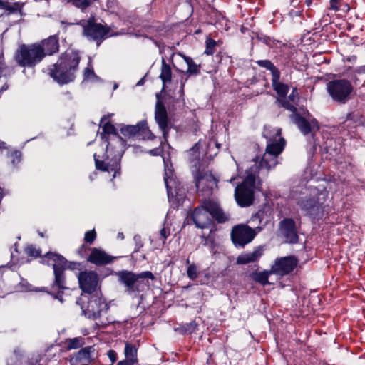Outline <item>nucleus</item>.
<instances>
[{
    "label": "nucleus",
    "instance_id": "f257e3e1",
    "mask_svg": "<svg viewBox=\"0 0 365 365\" xmlns=\"http://www.w3.org/2000/svg\"><path fill=\"white\" fill-rule=\"evenodd\" d=\"M100 124L102 128L101 138L106 143V149L103 160L94 155L96 167L102 171L113 172V177L115 178L120 170V162L125 141L118 134L115 127L110 123V115H103Z\"/></svg>",
    "mask_w": 365,
    "mask_h": 365
},
{
    "label": "nucleus",
    "instance_id": "f03ea898",
    "mask_svg": "<svg viewBox=\"0 0 365 365\" xmlns=\"http://www.w3.org/2000/svg\"><path fill=\"white\" fill-rule=\"evenodd\" d=\"M189 217L197 227L203 229L212 225V219L218 223H225L230 216L222 210L217 201L208 199L195 207Z\"/></svg>",
    "mask_w": 365,
    "mask_h": 365
},
{
    "label": "nucleus",
    "instance_id": "7ed1b4c3",
    "mask_svg": "<svg viewBox=\"0 0 365 365\" xmlns=\"http://www.w3.org/2000/svg\"><path fill=\"white\" fill-rule=\"evenodd\" d=\"M263 136L267 139V146L259 163V170L266 169L269 171L278 163V156L284 149L286 141L281 136V129L265 126Z\"/></svg>",
    "mask_w": 365,
    "mask_h": 365
},
{
    "label": "nucleus",
    "instance_id": "20e7f679",
    "mask_svg": "<svg viewBox=\"0 0 365 365\" xmlns=\"http://www.w3.org/2000/svg\"><path fill=\"white\" fill-rule=\"evenodd\" d=\"M81 58L77 53H65L48 68V74L59 84H66L76 78Z\"/></svg>",
    "mask_w": 365,
    "mask_h": 365
},
{
    "label": "nucleus",
    "instance_id": "39448f33",
    "mask_svg": "<svg viewBox=\"0 0 365 365\" xmlns=\"http://www.w3.org/2000/svg\"><path fill=\"white\" fill-rule=\"evenodd\" d=\"M82 314L88 319H96L106 314L110 308L101 292L93 294H81L77 300Z\"/></svg>",
    "mask_w": 365,
    "mask_h": 365
},
{
    "label": "nucleus",
    "instance_id": "423d86ee",
    "mask_svg": "<svg viewBox=\"0 0 365 365\" xmlns=\"http://www.w3.org/2000/svg\"><path fill=\"white\" fill-rule=\"evenodd\" d=\"M120 282L125 287L128 294L136 297L149 286L146 279H154L153 274L150 271L135 274L130 271H121L118 274Z\"/></svg>",
    "mask_w": 365,
    "mask_h": 365
},
{
    "label": "nucleus",
    "instance_id": "0eeeda50",
    "mask_svg": "<svg viewBox=\"0 0 365 365\" xmlns=\"http://www.w3.org/2000/svg\"><path fill=\"white\" fill-rule=\"evenodd\" d=\"M257 168H251L242 182L235 187V198L237 205L242 207L250 206L254 202Z\"/></svg>",
    "mask_w": 365,
    "mask_h": 365
},
{
    "label": "nucleus",
    "instance_id": "6e6552de",
    "mask_svg": "<svg viewBox=\"0 0 365 365\" xmlns=\"http://www.w3.org/2000/svg\"><path fill=\"white\" fill-rule=\"evenodd\" d=\"M45 257L53 262L52 266L54 280L51 284V289L52 292H56L55 297L60 299L63 290L67 289L65 276L66 259L62 255L53 252L46 253Z\"/></svg>",
    "mask_w": 365,
    "mask_h": 365
},
{
    "label": "nucleus",
    "instance_id": "1a4fd4ad",
    "mask_svg": "<svg viewBox=\"0 0 365 365\" xmlns=\"http://www.w3.org/2000/svg\"><path fill=\"white\" fill-rule=\"evenodd\" d=\"M61 24L66 26L80 25L83 29V35L88 40L96 41L98 46L101 44L109 33V29L101 24L96 23L94 16H91L87 20H81L77 23H66L64 21H61Z\"/></svg>",
    "mask_w": 365,
    "mask_h": 365
},
{
    "label": "nucleus",
    "instance_id": "9d476101",
    "mask_svg": "<svg viewBox=\"0 0 365 365\" xmlns=\"http://www.w3.org/2000/svg\"><path fill=\"white\" fill-rule=\"evenodd\" d=\"M326 88L331 99L340 104L346 103L354 90L351 82L346 78L330 81L327 83Z\"/></svg>",
    "mask_w": 365,
    "mask_h": 365
},
{
    "label": "nucleus",
    "instance_id": "9b49d317",
    "mask_svg": "<svg viewBox=\"0 0 365 365\" xmlns=\"http://www.w3.org/2000/svg\"><path fill=\"white\" fill-rule=\"evenodd\" d=\"M15 60L21 67H34L43 59V52L38 44L22 45L15 53Z\"/></svg>",
    "mask_w": 365,
    "mask_h": 365
},
{
    "label": "nucleus",
    "instance_id": "f8f14e48",
    "mask_svg": "<svg viewBox=\"0 0 365 365\" xmlns=\"http://www.w3.org/2000/svg\"><path fill=\"white\" fill-rule=\"evenodd\" d=\"M261 230L262 227L259 226H257L256 228H252L245 224L237 225L231 230V240L236 247H244L251 242Z\"/></svg>",
    "mask_w": 365,
    "mask_h": 365
},
{
    "label": "nucleus",
    "instance_id": "ddd939ff",
    "mask_svg": "<svg viewBox=\"0 0 365 365\" xmlns=\"http://www.w3.org/2000/svg\"><path fill=\"white\" fill-rule=\"evenodd\" d=\"M195 181L197 192L205 197H210L217 188V180L208 171L197 170Z\"/></svg>",
    "mask_w": 365,
    "mask_h": 365
},
{
    "label": "nucleus",
    "instance_id": "4468645a",
    "mask_svg": "<svg viewBox=\"0 0 365 365\" xmlns=\"http://www.w3.org/2000/svg\"><path fill=\"white\" fill-rule=\"evenodd\" d=\"M79 287L82 290L81 294H93L101 292L99 287V278L96 272L93 271L81 272L78 276Z\"/></svg>",
    "mask_w": 365,
    "mask_h": 365
},
{
    "label": "nucleus",
    "instance_id": "2eb2a0df",
    "mask_svg": "<svg viewBox=\"0 0 365 365\" xmlns=\"http://www.w3.org/2000/svg\"><path fill=\"white\" fill-rule=\"evenodd\" d=\"M298 264V260L294 256L278 257L271 266L272 272L279 277H284L291 273Z\"/></svg>",
    "mask_w": 365,
    "mask_h": 365
},
{
    "label": "nucleus",
    "instance_id": "dca6fc26",
    "mask_svg": "<svg viewBox=\"0 0 365 365\" xmlns=\"http://www.w3.org/2000/svg\"><path fill=\"white\" fill-rule=\"evenodd\" d=\"M155 119L158 125L159 128L163 133V141L161 144L168 142L169 133L168 118L166 108L164 104L160 101H157L155 105Z\"/></svg>",
    "mask_w": 365,
    "mask_h": 365
},
{
    "label": "nucleus",
    "instance_id": "f3484780",
    "mask_svg": "<svg viewBox=\"0 0 365 365\" xmlns=\"http://www.w3.org/2000/svg\"><path fill=\"white\" fill-rule=\"evenodd\" d=\"M280 230L289 243H297L299 236L296 230L295 222L291 218H285L280 222Z\"/></svg>",
    "mask_w": 365,
    "mask_h": 365
},
{
    "label": "nucleus",
    "instance_id": "a211bd4d",
    "mask_svg": "<svg viewBox=\"0 0 365 365\" xmlns=\"http://www.w3.org/2000/svg\"><path fill=\"white\" fill-rule=\"evenodd\" d=\"M91 254L88 257V261L97 266L105 265L113 262L115 257L109 255L104 250L99 248H91Z\"/></svg>",
    "mask_w": 365,
    "mask_h": 365
},
{
    "label": "nucleus",
    "instance_id": "6ab92c4d",
    "mask_svg": "<svg viewBox=\"0 0 365 365\" xmlns=\"http://www.w3.org/2000/svg\"><path fill=\"white\" fill-rule=\"evenodd\" d=\"M43 58L46 56H51L59 51V41L58 35H51L48 38L42 40L39 43Z\"/></svg>",
    "mask_w": 365,
    "mask_h": 365
},
{
    "label": "nucleus",
    "instance_id": "aec40b11",
    "mask_svg": "<svg viewBox=\"0 0 365 365\" xmlns=\"http://www.w3.org/2000/svg\"><path fill=\"white\" fill-rule=\"evenodd\" d=\"M164 181L167 189L168 196H182L184 193H180V189L178 187L179 184L173 178V170L168 168V165H165V177Z\"/></svg>",
    "mask_w": 365,
    "mask_h": 365
},
{
    "label": "nucleus",
    "instance_id": "412c9836",
    "mask_svg": "<svg viewBox=\"0 0 365 365\" xmlns=\"http://www.w3.org/2000/svg\"><path fill=\"white\" fill-rule=\"evenodd\" d=\"M94 351L93 346H89L82 348L78 353L71 357L70 362L71 365L89 364L91 362V353Z\"/></svg>",
    "mask_w": 365,
    "mask_h": 365
},
{
    "label": "nucleus",
    "instance_id": "4be33fe9",
    "mask_svg": "<svg viewBox=\"0 0 365 365\" xmlns=\"http://www.w3.org/2000/svg\"><path fill=\"white\" fill-rule=\"evenodd\" d=\"M263 249L258 247L251 252L242 253L237 258V264H246L250 262H257L262 255Z\"/></svg>",
    "mask_w": 365,
    "mask_h": 365
},
{
    "label": "nucleus",
    "instance_id": "5701e85b",
    "mask_svg": "<svg viewBox=\"0 0 365 365\" xmlns=\"http://www.w3.org/2000/svg\"><path fill=\"white\" fill-rule=\"evenodd\" d=\"M299 205L306 214L310 215H317L321 210V204L314 197L302 200Z\"/></svg>",
    "mask_w": 365,
    "mask_h": 365
},
{
    "label": "nucleus",
    "instance_id": "b1692460",
    "mask_svg": "<svg viewBox=\"0 0 365 365\" xmlns=\"http://www.w3.org/2000/svg\"><path fill=\"white\" fill-rule=\"evenodd\" d=\"M294 123L304 135H307L311 132V127L317 125V122L313 120L309 123L304 117L299 115H295Z\"/></svg>",
    "mask_w": 365,
    "mask_h": 365
},
{
    "label": "nucleus",
    "instance_id": "393cba45",
    "mask_svg": "<svg viewBox=\"0 0 365 365\" xmlns=\"http://www.w3.org/2000/svg\"><path fill=\"white\" fill-rule=\"evenodd\" d=\"M280 76L277 75L272 78V86L279 96L285 98L289 91V86L280 81Z\"/></svg>",
    "mask_w": 365,
    "mask_h": 365
},
{
    "label": "nucleus",
    "instance_id": "a878e982",
    "mask_svg": "<svg viewBox=\"0 0 365 365\" xmlns=\"http://www.w3.org/2000/svg\"><path fill=\"white\" fill-rule=\"evenodd\" d=\"M146 125L145 121H140L135 125H125L121 128L120 132L125 137H134L138 135L141 131V128Z\"/></svg>",
    "mask_w": 365,
    "mask_h": 365
},
{
    "label": "nucleus",
    "instance_id": "bb28decb",
    "mask_svg": "<svg viewBox=\"0 0 365 365\" xmlns=\"http://www.w3.org/2000/svg\"><path fill=\"white\" fill-rule=\"evenodd\" d=\"M272 274H274L272 272V268L269 270H264L259 272H253L251 274V278L262 284V286H265L269 284L270 283L268 281L269 277Z\"/></svg>",
    "mask_w": 365,
    "mask_h": 365
},
{
    "label": "nucleus",
    "instance_id": "cd10ccee",
    "mask_svg": "<svg viewBox=\"0 0 365 365\" xmlns=\"http://www.w3.org/2000/svg\"><path fill=\"white\" fill-rule=\"evenodd\" d=\"M172 71L170 65H168L164 58L162 59L161 72L160 78L163 81V88L171 81Z\"/></svg>",
    "mask_w": 365,
    "mask_h": 365
},
{
    "label": "nucleus",
    "instance_id": "c85d7f7f",
    "mask_svg": "<svg viewBox=\"0 0 365 365\" xmlns=\"http://www.w3.org/2000/svg\"><path fill=\"white\" fill-rule=\"evenodd\" d=\"M187 65V73L189 76L197 75L200 73V66L196 64L190 57L180 54Z\"/></svg>",
    "mask_w": 365,
    "mask_h": 365
},
{
    "label": "nucleus",
    "instance_id": "c756f323",
    "mask_svg": "<svg viewBox=\"0 0 365 365\" xmlns=\"http://www.w3.org/2000/svg\"><path fill=\"white\" fill-rule=\"evenodd\" d=\"M264 216L265 212L260 210L251 217L249 222L254 227V228H256L257 226L262 227V226L265 225L267 223L266 221H264Z\"/></svg>",
    "mask_w": 365,
    "mask_h": 365
},
{
    "label": "nucleus",
    "instance_id": "7c9ffc66",
    "mask_svg": "<svg viewBox=\"0 0 365 365\" xmlns=\"http://www.w3.org/2000/svg\"><path fill=\"white\" fill-rule=\"evenodd\" d=\"M138 349L135 345L130 343H126L125 346V355L127 361L134 364L137 361Z\"/></svg>",
    "mask_w": 365,
    "mask_h": 365
},
{
    "label": "nucleus",
    "instance_id": "2f4dec72",
    "mask_svg": "<svg viewBox=\"0 0 365 365\" xmlns=\"http://www.w3.org/2000/svg\"><path fill=\"white\" fill-rule=\"evenodd\" d=\"M256 63L262 68H264L270 71L272 73V78L277 75H281L279 70L269 60H258Z\"/></svg>",
    "mask_w": 365,
    "mask_h": 365
},
{
    "label": "nucleus",
    "instance_id": "473e14b6",
    "mask_svg": "<svg viewBox=\"0 0 365 365\" xmlns=\"http://www.w3.org/2000/svg\"><path fill=\"white\" fill-rule=\"evenodd\" d=\"M65 344L68 350L76 349L84 344V339L81 336L68 339Z\"/></svg>",
    "mask_w": 365,
    "mask_h": 365
},
{
    "label": "nucleus",
    "instance_id": "72a5a7b5",
    "mask_svg": "<svg viewBox=\"0 0 365 365\" xmlns=\"http://www.w3.org/2000/svg\"><path fill=\"white\" fill-rule=\"evenodd\" d=\"M4 1L5 0H0V8L9 11L10 13L21 11L23 6L19 2H15L13 4H10Z\"/></svg>",
    "mask_w": 365,
    "mask_h": 365
},
{
    "label": "nucleus",
    "instance_id": "f704fd0d",
    "mask_svg": "<svg viewBox=\"0 0 365 365\" xmlns=\"http://www.w3.org/2000/svg\"><path fill=\"white\" fill-rule=\"evenodd\" d=\"M205 43H206V47H205L204 53L207 56L213 55L215 53V46L217 44L216 41L214 39L209 37V38H207Z\"/></svg>",
    "mask_w": 365,
    "mask_h": 365
},
{
    "label": "nucleus",
    "instance_id": "c9c22d12",
    "mask_svg": "<svg viewBox=\"0 0 365 365\" xmlns=\"http://www.w3.org/2000/svg\"><path fill=\"white\" fill-rule=\"evenodd\" d=\"M25 252L26 254L32 257H38L41 255V251L40 249L36 247L33 245H28L25 248Z\"/></svg>",
    "mask_w": 365,
    "mask_h": 365
},
{
    "label": "nucleus",
    "instance_id": "e433bc0d",
    "mask_svg": "<svg viewBox=\"0 0 365 365\" xmlns=\"http://www.w3.org/2000/svg\"><path fill=\"white\" fill-rule=\"evenodd\" d=\"M197 326V323L195 321H192L190 323L184 324L181 327V329L184 334H190L196 330Z\"/></svg>",
    "mask_w": 365,
    "mask_h": 365
},
{
    "label": "nucleus",
    "instance_id": "4c0bfd02",
    "mask_svg": "<svg viewBox=\"0 0 365 365\" xmlns=\"http://www.w3.org/2000/svg\"><path fill=\"white\" fill-rule=\"evenodd\" d=\"M138 135L142 136V138L145 140H153L155 138L147 125H144L143 128H141V131Z\"/></svg>",
    "mask_w": 365,
    "mask_h": 365
},
{
    "label": "nucleus",
    "instance_id": "58836bf2",
    "mask_svg": "<svg viewBox=\"0 0 365 365\" xmlns=\"http://www.w3.org/2000/svg\"><path fill=\"white\" fill-rule=\"evenodd\" d=\"M187 274V277L192 280H195L197 277V269L195 264H192L188 266Z\"/></svg>",
    "mask_w": 365,
    "mask_h": 365
},
{
    "label": "nucleus",
    "instance_id": "ea45409f",
    "mask_svg": "<svg viewBox=\"0 0 365 365\" xmlns=\"http://www.w3.org/2000/svg\"><path fill=\"white\" fill-rule=\"evenodd\" d=\"M9 68L6 66L4 58L3 49L0 47V76L1 75L6 76Z\"/></svg>",
    "mask_w": 365,
    "mask_h": 365
},
{
    "label": "nucleus",
    "instance_id": "a19ab883",
    "mask_svg": "<svg viewBox=\"0 0 365 365\" xmlns=\"http://www.w3.org/2000/svg\"><path fill=\"white\" fill-rule=\"evenodd\" d=\"M83 76L84 79L86 80L91 79L93 77L96 76L91 62L88 63V66L84 69Z\"/></svg>",
    "mask_w": 365,
    "mask_h": 365
},
{
    "label": "nucleus",
    "instance_id": "79ce46f5",
    "mask_svg": "<svg viewBox=\"0 0 365 365\" xmlns=\"http://www.w3.org/2000/svg\"><path fill=\"white\" fill-rule=\"evenodd\" d=\"M278 101L281 104V106L286 108L287 110H290L293 113L297 111V108L294 105L288 102L286 99H284V98H283V99L278 100Z\"/></svg>",
    "mask_w": 365,
    "mask_h": 365
},
{
    "label": "nucleus",
    "instance_id": "37998d69",
    "mask_svg": "<svg viewBox=\"0 0 365 365\" xmlns=\"http://www.w3.org/2000/svg\"><path fill=\"white\" fill-rule=\"evenodd\" d=\"M159 234H160V240L164 243L165 242V240H167V238L170 235V227H166V226L164 225V227L160 230Z\"/></svg>",
    "mask_w": 365,
    "mask_h": 365
},
{
    "label": "nucleus",
    "instance_id": "c03bdc74",
    "mask_svg": "<svg viewBox=\"0 0 365 365\" xmlns=\"http://www.w3.org/2000/svg\"><path fill=\"white\" fill-rule=\"evenodd\" d=\"M96 237V234L94 230L87 231L85 233L84 240L88 244H92Z\"/></svg>",
    "mask_w": 365,
    "mask_h": 365
},
{
    "label": "nucleus",
    "instance_id": "a18cd8bd",
    "mask_svg": "<svg viewBox=\"0 0 365 365\" xmlns=\"http://www.w3.org/2000/svg\"><path fill=\"white\" fill-rule=\"evenodd\" d=\"M10 158L12 160L13 164L18 163L20 162L21 158V153L19 150H14L11 153Z\"/></svg>",
    "mask_w": 365,
    "mask_h": 365
},
{
    "label": "nucleus",
    "instance_id": "49530a36",
    "mask_svg": "<svg viewBox=\"0 0 365 365\" xmlns=\"http://www.w3.org/2000/svg\"><path fill=\"white\" fill-rule=\"evenodd\" d=\"M343 0H330V7L329 9L337 11L340 9V4Z\"/></svg>",
    "mask_w": 365,
    "mask_h": 365
},
{
    "label": "nucleus",
    "instance_id": "de8ad7c7",
    "mask_svg": "<svg viewBox=\"0 0 365 365\" xmlns=\"http://www.w3.org/2000/svg\"><path fill=\"white\" fill-rule=\"evenodd\" d=\"M107 355L112 363H114L117 360V354L114 350H109Z\"/></svg>",
    "mask_w": 365,
    "mask_h": 365
},
{
    "label": "nucleus",
    "instance_id": "09e8293b",
    "mask_svg": "<svg viewBox=\"0 0 365 365\" xmlns=\"http://www.w3.org/2000/svg\"><path fill=\"white\" fill-rule=\"evenodd\" d=\"M149 153L153 156L161 155L163 153V148L160 147L155 148L154 149L150 150L149 151Z\"/></svg>",
    "mask_w": 365,
    "mask_h": 365
},
{
    "label": "nucleus",
    "instance_id": "8fccbe9b",
    "mask_svg": "<svg viewBox=\"0 0 365 365\" xmlns=\"http://www.w3.org/2000/svg\"><path fill=\"white\" fill-rule=\"evenodd\" d=\"M289 98L292 102H294L298 98V93L296 88L292 89V93L289 96Z\"/></svg>",
    "mask_w": 365,
    "mask_h": 365
},
{
    "label": "nucleus",
    "instance_id": "3c124183",
    "mask_svg": "<svg viewBox=\"0 0 365 365\" xmlns=\"http://www.w3.org/2000/svg\"><path fill=\"white\" fill-rule=\"evenodd\" d=\"M355 72L358 73H365V66L357 67Z\"/></svg>",
    "mask_w": 365,
    "mask_h": 365
},
{
    "label": "nucleus",
    "instance_id": "603ef678",
    "mask_svg": "<svg viewBox=\"0 0 365 365\" xmlns=\"http://www.w3.org/2000/svg\"><path fill=\"white\" fill-rule=\"evenodd\" d=\"M133 364H132L130 361H128L127 360H124V361H119L117 365H133Z\"/></svg>",
    "mask_w": 365,
    "mask_h": 365
},
{
    "label": "nucleus",
    "instance_id": "864d4df0",
    "mask_svg": "<svg viewBox=\"0 0 365 365\" xmlns=\"http://www.w3.org/2000/svg\"><path fill=\"white\" fill-rule=\"evenodd\" d=\"M6 148V143L4 141L0 140V149H5Z\"/></svg>",
    "mask_w": 365,
    "mask_h": 365
},
{
    "label": "nucleus",
    "instance_id": "5fc2aeb1",
    "mask_svg": "<svg viewBox=\"0 0 365 365\" xmlns=\"http://www.w3.org/2000/svg\"><path fill=\"white\" fill-rule=\"evenodd\" d=\"M184 86H185V83L184 82H182L181 83V87H180V93L181 95H183L184 94Z\"/></svg>",
    "mask_w": 365,
    "mask_h": 365
},
{
    "label": "nucleus",
    "instance_id": "6e6d98bb",
    "mask_svg": "<svg viewBox=\"0 0 365 365\" xmlns=\"http://www.w3.org/2000/svg\"><path fill=\"white\" fill-rule=\"evenodd\" d=\"M41 360V355H37L36 356V359H35V361H36V363H38Z\"/></svg>",
    "mask_w": 365,
    "mask_h": 365
},
{
    "label": "nucleus",
    "instance_id": "4d7b16f0",
    "mask_svg": "<svg viewBox=\"0 0 365 365\" xmlns=\"http://www.w3.org/2000/svg\"><path fill=\"white\" fill-rule=\"evenodd\" d=\"M85 249H86V247H85V245H83L81 247V248L79 249V250H78L79 253H81V252L83 251V250H85Z\"/></svg>",
    "mask_w": 365,
    "mask_h": 365
},
{
    "label": "nucleus",
    "instance_id": "13d9d810",
    "mask_svg": "<svg viewBox=\"0 0 365 365\" xmlns=\"http://www.w3.org/2000/svg\"><path fill=\"white\" fill-rule=\"evenodd\" d=\"M196 146H197V144H196L194 147H192V149H190V152H194V151L195 150V147H196Z\"/></svg>",
    "mask_w": 365,
    "mask_h": 365
},
{
    "label": "nucleus",
    "instance_id": "bf43d9fd",
    "mask_svg": "<svg viewBox=\"0 0 365 365\" xmlns=\"http://www.w3.org/2000/svg\"><path fill=\"white\" fill-rule=\"evenodd\" d=\"M32 360H33V359H31L30 362H29V363H30V364H31V365H36V364H34L32 362Z\"/></svg>",
    "mask_w": 365,
    "mask_h": 365
},
{
    "label": "nucleus",
    "instance_id": "052dcab7",
    "mask_svg": "<svg viewBox=\"0 0 365 365\" xmlns=\"http://www.w3.org/2000/svg\"><path fill=\"white\" fill-rule=\"evenodd\" d=\"M234 180H235V178H232L230 180V182H232Z\"/></svg>",
    "mask_w": 365,
    "mask_h": 365
},
{
    "label": "nucleus",
    "instance_id": "680f3d73",
    "mask_svg": "<svg viewBox=\"0 0 365 365\" xmlns=\"http://www.w3.org/2000/svg\"><path fill=\"white\" fill-rule=\"evenodd\" d=\"M186 264H190V260H189L188 259L186 260Z\"/></svg>",
    "mask_w": 365,
    "mask_h": 365
},
{
    "label": "nucleus",
    "instance_id": "e2e57ef3",
    "mask_svg": "<svg viewBox=\"0 0 365 365\" xmlns=\"http://www.w3.org/2000/svg\"><path fill=\"white\" fill-rule=\"evenodd\" d=\"M142 81H143V80H140V81L138 83V85H140V83H142Z\"/></svg>",
    "mask_w": 365,
    "mask_h": 365
}]
</instances>
